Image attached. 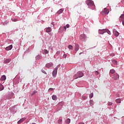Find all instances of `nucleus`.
Wrapping results in <instances>:
<instances>
[{
	"mask_svg": "<svg viewBox=\"0 0 124 124\" xmlns=\"http://www.w3.org/2000/svg\"><path fill=\"white\" fill-rule=\"evenodd\" d=\"M95 74H96V75H97L98 74H99L98 71H96L95 72Z\"/></svg>",
	"mask_w": 124,
	"mask_h": 124,
	"instance_id": "obj_39",
	"label": "nucleus"
},
{
	"mask_svg": "<svg viewBox=\"0 0 124 124\" xmlns=\"http://www.w3.org/2000/svg\"><path fill=\"white\" fill-rule=\"evenodd\" d=\"M75 50L77 52L79 50V45L78 44H76L75 45Z\"/></svg>",
	"mask_w": 124,
	"mask_h": 124,
	"instance_id": "obj_14",
	"label": "nucleus"
},
{
	"mask_svg": "<svg viewBox=\"0 0 124 124\" xmlns=\"http://www.w3.org/2000/svg\"><path fill=\"white\" fill-rule=\"evenodd\" d=\"M90 105H91V106H93V100H91L90 101Z\"/></svg>",
	"mask_w": 124,
	"mask_h": 124,
	"instance_id": "obj_25",
	"label": "nucleus"
},
{
	"mask_svg": "<svg viewBox=\"0 0 124 124\" xmlns=\"http://www.w3.org/2000/svg\"><path fill=\"white\" fill-rule=\"evenodd\" d=\"M42 58V56H41L40 55H37L36 56V60H40Z\"/></svg>",
	"mask_w": 124,
	"mask_h": 124,
	"instance_id": "obj_20",
	"label": "nucleus"
},
{
	"mask_svg": "<svg viewBox=\"0 0 124 124\" xmlns=\"http://www.w3.org/2000/svg\"><path fill=\"white\" fill-rule=\"evenodd\" d=\"M11 62V59H8L4 61V63H8Z\"/></svg>",
	"mask_w": 124,
	"mask_h": 124,
	"instance_id": "obj_12",
	"label": "nucleus"
},
{
	"mask_svg": "<svg viewBox=\"0 0 124 124\" xmlns=\"http://www.w3.org/2000/svg\"><path fill=\"white\" fill-rule=\"evenodd\" d=\"M3 89H4L3 85H2V84L0 83V91H2V90H3Z\"/></svg>",
	"mask_w": 124,
	"mask_h": 124,
	"instance_id": "obj_21",
	"label": "nucleus"
},
{
	"mask_svg": "<svg viewBox=\"0 0 124 124\" xmlns=\"http://www.w3.org/2000/svg\"><path fill=\"white\" fill-rule=\"evenodd\" d=\"M10 98H8L7 99H10Z\"/></svg>",
	"mask_w": 124,
	"mask_h": 124,
	"instance_id": "obj_43",
	"label": "nucleus"
},
{
	"mask_svg": "<svg viewBox=\"0 0 124 124\" xmlns=\"http://www.w3.org/2000/svg\"><path fill=\"white\" fill-rule=\"evenodd\" d=\"M86 38H87V36L85 34H82L79 36V39H80L81 41H84Z\"/></svg>",
	"mask_w": 124,
	"mask_h": 124,
	"instance_id": "obj_4",
	"label": "nucleus"
},
{
	"mask_svg": "<svg viewBox=\"0 0 124 124\" xmlns=\"http://www.w3.org/2000/svg\"><path fill=\"white\" fill-rule=\"evenodd\" d=\"M63 12V9H60L58 12H57V14H61V13H62Z\"/></svg>",
	"mask_w": 124,
	"mask_h": 124,
	"instance_id": "obj_19",
	"label": "nucleus"
},
{
	"mask_svg": "<svg viewBox=\"0 0 124 124\" xmlns=\"http://www.w3.org/2000/svg\"><path fill=\"white\" fill-rule=\"evenodd\" d=\"M52 99L53 100H57V99H58V97H57V95H53L52 96Z\"/></svg>",
	"mask_w": 124,
	"mask_h": 124,
	"instance_id": "obj_16",
	"label": "nucleus"
},
{
	"mask_svg": "<svg viewBox=\"0 0 124 124\" xmlns=\"http://www.w3.org/2000/svg\"><path fill=\"white\" fill-rule=\"evenodd\" d=\"M98 32L100 34H103V33H105V32H106V30H99Z\"/></svg>",
	"mask_w": 124,
	"mask_h": 124,
	"instance_id": "obj_7",
	"label": "nucleus"
},
{
	"mask_svg": "<svg viewBox=\"0 0 124 124\" xmlns=\"http://www.w3.org/2000/svg\"><path fill=\"white\" fill-rule=\"evenodd\" d=\"M121 2H122V3H124V0H122Z\"/></svg>",
	"mask_w": 124,
	"mask_h": 124,
	"instance_id": "obj_40",
	"label": "nucleus"
},
{
	"mask_svg": "<svg viewBox=\"0 0 124 124\" xmlns=\"http://www.w3.org/2000/svg\"><path fill=\"white\" fill-rule=\"evenodd\" d=\"M51 91H53V88H49L48 90V92H51Z\"/></svg>",
	"mask_w": 124,
	"mask_h": 124,
	"instance_id": "obj_37",
	"label": "nucleus"
},
{
	"mask_svg": "<svg viewBox=\"0 0 124 124\" xmlns=\"http://www.w3.org/2000/svg\"><path fill=\"white\" fill-rule=\"evenodd\" d=\"M61 54V51H58L56 52V55H60Z\"/></svg>",
	"mask_w": 124,
	"mask_h": 124,
	"instance_id": "obj_33",
	"label": "nucleus"
},
{
	"mask_svg": "<svg viewBox=\"0 0 124 124\" xmlns=\"http://www.w3.org/2000/svg\"><path fill=\"white\" fill-rule=\"evenodd\" d=\"M68 48H69V49H70L71 50H72V49H73V46H72L71 45H69L68 46Z\"/></svg>",
	"mask_w": 124,
	"mask_h": 124,
	"instance_id": "obj_28",
	"label": "nucleus"
},
{
	"mask_svg": "<svg viewBox=\"0 0 124 124\" xmlns=\"http://www.w3.org/2000/svg\"><path fill=\"white\" fill-rule=\"evenodd\" d=\"M112 104H113V103H112V102H109L108 103V106H110L111 105H112Z\"/></svg>",
	"mask_w": 124,
	"mask_h": 124,
	"instance_id": "obj_31",
	"label": "nucleus"
},
{
	"mask_svg": "<svg viewBox=\"0 0 124 124\" xmlns=\"http://www.w3.org/2000/svg\"><path fill=\"white\" fill-rule=\"evenodd\" d=\"M101 13L103 16H105V15H107L109 13V10L105 8L104 9V11H102Z\"/></svg>",
	"mask_w": 124,
	"mask_h": 124,
	"instance_id": "obj_3",
	"label": "nucleus"
},
{
	"mask_svg": "<svg viewBox=\"0 0 124 124\" xmlns=\"http://www.w3.org/2000/svg\"><path fill=\"white\" fill-rule=\"evenodd\" d=\"M110 56H115V55L114 54H111Z\"/></svg>",
	"mask_w": 124,
	"mask_h": 124,
	"instance_id": "obj_42",
	"label": "nucleus"
},
{
	"mask_svg": "<svg viewBox=\"0 0 124 124\" xmlns=\"http://www.w3.org/2000/svg\"><path fill=\"white\" fill-rule=\"evenodd\" d=\"M116 103H121V98H118V99H117L116 100H115Z\"/></svg>",
	"mask_w": 124,
	"mask_h": 124,
	"instance_id": "obj_22",
	"label": "nucleus"
},
{
	"mask_svg": "<svg viewBox=\"0 0 124 124\" xmlns=\"http://www.w3.org/2000/svg\"><path fill=\"white\" fill-rule=\"evenodd\" d=\"M52 65H53V64L52 63H47L46 65V66L47 68H49V67H52Z\"/></svg>",
	"mask_w": 124,
	"mask_h": 124,
	"instance_id": "obj_15",
	"label": "nucleus"
},
{
	"mask_svg": "<svg viewBox=\"0 0 124 124\" xmlns=\"http://www.w3.org/2000/svg\"><path fill=\"white\" fill-rule=\"evenodd\" d=\"M36 93H37V92H36V91H34V92H33V93H32L31 95H33V94Z\"/></svg>",
	"mask_w": 124,
	"mask_h": 124,
	"instance_id": "obj_36",
	"label": "nucleus"
},
{
	"mask_svg": "<svg viewBox=\"0 0 124 124\" xmlns=\"http://www.w3.org/2000/svg\"><path fill=\"white\" fill-rule=\"evenodd\" d=\"M12 21H13V22H16L17 21V18H12Z\"/></svg>",
	"mask_w": 124,
	"mask_h": 124,
	"instance_id": "obj_30",
	"label": "nucleus"
},
{
	"mask_svg": "<svg viewBox=\"0 0 124 124\" xmlns=\"http://www.w3.org/2000/svg\"><path fill=\"white\" fill-rule=\"evenodd\" d=\"M89 97H90V98H93V93H91L89 95Z\"/></svg>",
	"mask_w": 124,
	"mask_h": 124,
	"instance_id": "obj_26",
	"label": "nucleus"
},
{
	"mask_svg": "<svg viewBox=\"0 0 124 124\" xmlns=\"http://www.w3.org/2000/svg\"><path fill=\"white\" fill-rule=\"evenodd\" d=\"M65 123L66 124H70V119H67V120L65 121Z\"/></svg>",
	"mask_w": 124,
	"mask_h": 124,
	"instance_id": "obj_23",
	"label": "nucleus"
},
{
	"mask_svg": "<svg viewBox=\"0 0 124 124\" xmlns=\"http://www.w3.org/2000/svg\"><path fill=\"white\" fill-rule=\"evenodd\" d=\"M113 63H115V64H117V61L115 60H112Z\"/></svg>",
	"mask_w": 124,
	"mask_h": 124,
	"instance_id": "obj_32",
	"label": "nucleus"
},
{
	"mask_svg": "<svg viewBox=\"0 0 124 124\" xmlns=\"http://www.w3.org/2000/svg\"><path fill=\"white\" fill-rule=\"evenodd\" d=\"M43 73H44V74H47V73L45 71H44Z\"/></svg>",
	"mask_w": 124,
	"mask_h": 124,
	"instance_id": "obj_41",
	"label": "nucleus"
},
{
	"mask_svg": "<svg viewBox=\"0 0 124 124\" xmlns=\"http://www.w3.org/2000/svg\"><path fill=\"white\" fill-rule=\"evenodd\" d=\"M69 27H70L69 24H67L66 26H64L63 27V29H62V27H60V28L59 29V31L60 32H62V31H66V28L67 29H68Z\"/></svg>",
	"mask_w": 124,
	"mask_h": 124,
	"instance_id": "obj_2",
	"label": "nucleus"
},
{
	"mask_svg": "<svg viewBox=\"0 0 124 124\" xmlns=\"http://www.w3.org/2000/svg\"><path fill=\"white\" fill-rule=\"evenodd\" d=\"M12 48H13V46H12V45H11L10 46L6 47L5 48V50L6 51H9V50H11V49H12Z\"/></svg>",
	"mask_w": 124,
	"mask_h": 124,
	"instance_id": "obj_10",
	"label": "nucleus"
},
{
	"mask_svg": "<svg viewBox=\"0 0 124 124\" xmlns=\"http://www.w3.org/2000/svg\"><path fill=\"white\" fill-rule=\"evenodd\" d=\"M86 4H87V5H90V6H94V7H95V6L93 5V2L90 0H87L86 1Z\"/></svg>",
	"mask_w": 124,
	"mask_h": 124,
	"instance_id": "obj_5",
	"label": "nucleus"
},
{
	"mask_svg": "<svg viewBox=\"0 0 124 124\" xmlns=\"http://www.w3.org/2000/svg\"><path fill=\"white\" fill-rule=\"evenodd\" d=\"M119 78H120V76H119V75H118V74H115L114 75V77L112 78L114 80H118V79H119Z\"/></svg>",
	"mask_w": 124,
	"mask_h": 124,
	"instance_id": "obj_8",
	"label": "nucleus"
},
{
	"mask_svg": "<svg viewBox=\"0 0 124 124\" xmlns=\"http://www.w3.org/2000/svg\"><path fill=\"white\" fill-rule=\"evenodd\" d=\"M6 79V77L5 76H2L0 78L1 81H4V80Z\"/></svg>",
	"mask_w": 124,
	"mask_h": 124,
	"instance_id": "obj_18",
	"label": "nucleus"
},
{
	"mask_svg": "<svg viewBox=\"0 0 124 124\" xmlns=\"http://www.w3.org/2000/svg\"><path fill=\"white\" fill-rule=\"evenodd\" d=\"M82 98L83 99H86V98H87V96H85V95L82 96Z\"/></svg>",
	"mask_w": 124,
	"mask_h": 124,
	"instance_id": "obj_35",
	"label": "nucleus"
},
{
	"mask_svg": "<svg viewBox=\"0 0 124 124\" xmlns=\"http://www.w3.org/2000/svg\"><path fill=\"white\" fill-rule=\"evenodd\" d=\"M26 120L25 118H21L19 121L17 122L18 124H21V123H22V122H24V120Z\"/></svg>",
	"mask_w": 124,
	"mask_h": 124,
	"instance_id": "obj_13",
	"label": "nucleus"
},
{
	"mask_svg": "<svg viewBox=\"0 0 124 124\" xmlns=\"http://www.w3.org/2000/svg\"><path fill=\"white\" fill-rule=\"evenodd\" d=\"M50 31H52V29L50 27H48L46 29V32H50Z\"/></svg>",
	"mask_w": 124,
	"mask_h": 124,
	"instance_id": "obj_17",
	"label": "nucleus"
},
{
	"mask_svg": "<svg viewBox=\"0 0 124 124\" xmlns=\"http://www.w3.org/2000/svg\"><path fill=\"white\" fill-rule=\"evenodd\" d=\"M110 73H111V74H114V73H115V70L111 69L110 70Z\"/></svg>",
	"mask_w": 124,
	"mask_h": 124,
	"instance_id": "obj_24",
	"label": "nucleus"
},
{
	"mask_svg": "<svg viewBox=\"0 0 124 124\" xmlns=\"http://www.w3.org/2000/svg\"><path fill=\"white\" fill-rule=\"evenodd\" d=\"M106 32H107L108 34H111V32H110V31L108 30H106Z\"/></svg>",
	"mask_w": 124,
	"mask_h": 124,
	"instance_id": "obj_27",
	"label": "nucleus"
},
{
	"mask_svg": "<svg viewBox=\"0 0 124 124\" xmlns=\"http://www.w3.org/2000/svg\"><path fill=\"white\" fill-rule=\"evenodd\" d=\"M62 121V119H59L58 121V124H61V122Z\"/></svg>",
	"mask_w": 124,
	"mask_h": 124,
	"instance_id": "obj_34",
	"label": "nucleus"
},
{
	"mask_svg": "<svg viewBox=\"0 0 124 124\" xmlns=\"http://www.w3.org/2000/svg\"><path fill=\"white\" fill-rule=\"evenodd\" d=\"M44 52L45 54H48V53H49V52L48 51V50H47V49H44Z\"/></svg>",
	"mask_w": 124,
	"mask_h": 124,
	"instance_id": "obj_29",
	"label": "nucleus"
},
{
	"mask_svg": "<svg viewBox=\"0 0 124 124\" xmlns=\"http://www.w3.org/2000/svg\"><path fill=\"white\" fill-rule=\"evenodd\" d=\"M120 22H122L124 21V14L122 15L119 17Z\"/></svg>",
	"mask_w": 124,
	"mask_h": 124,
	"instance_id": "obj_9",
	"label": "nucleus"
},
{
	"mask_svg": "<svg viewBox=\"0 0 124 124\" xmlns=\"http://www.w3.org/2000/svg\"><path fill=\"white\" fill-rule=\"evenodd\" d=\"M59 68L58 66H56L54 70L52 72V75L54 77H56V75H57V73L58 72V69Z\"/></svg>",
	"mask_w": 124,
	"mask_h": 124,
	"instance_id": "obj_6",
	"label": "nucleus"
},
{
	"mask_svg": "<svg viewBox=\"0 0 124 124\" xmlns=\"http://www.w3.org/2000/svg\"><path fill=\"white\" fill-rule=\"evenodd\" d=\"M63 58L64 59H65V58H66V54H63Z\"/></svg>",
	"mask_w": 124,
	"mask_h": 124,
	"instance_id": "obj_38",
	"label": "nucleus"
},
{
	"mask_svg": "<svg viewBox=\"0 0 124 124\" xmlns=\"http://www.w3.org/2000/svg\"><path fill=\"white\" fill-rule=\"evenodd\" d=\"M113 32L115 36H119V33L117 31H116V30H114L113 31Z\"/></svg>",
	"mask_w": 124,
	"mask_h": 124,
	"instance_id": "obj_11",
	"label": "nucleus"
},
{
	"mask_svg": "<svg viewBox=\"0 0 124 124\" xmlns=\"http://www.w3.org/2000/svg\"><path fill=\"white\" fill-rule=\"evenodd\" d=\"M84 76V74H83V73L81 72H78L77 73V74H76L74 77V78L75 79H78V78H81V77H83Z\"/></svg>",
	"mask_w": 124,
	"mask_h": 124,
	"instance_id": "obj_1",
	"label": "nucleus"
}]
</instances>
